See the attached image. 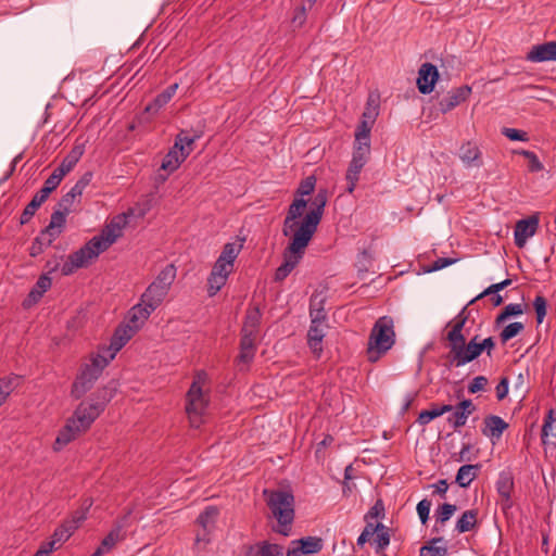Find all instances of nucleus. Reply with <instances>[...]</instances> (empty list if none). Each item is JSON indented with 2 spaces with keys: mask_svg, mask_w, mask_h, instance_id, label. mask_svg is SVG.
<instances>
[{
  "mask_svg": "<svg viewBox=\"0 0 556 556\" xmlns=\"http://www.w3.org/2000/svg\"><path fill=\"white\" fill-rule=\"evenodd\" d=\"M327 201V190L320 189L315 194L309 211L304 215L307 202L303 198H295L288 208L283 227L312 240L321 220Z\"/></svg>",
  "mask_w": 556,
  "mask_h": 556,
  "instance_id": "1",
  "label": "nucleus"
},
{
  "mask_svg": "<svg viewBox=\"0 0 556 556\" xmlns=\"http://www.w3.org/2000/svg\"><path fill=\"white\" fill-rule=\"evenodd\" d=\"M112 395L106 391L99 393L98 397H89L83 401L74 410L71 418L67 419L64 428L60 431L55 440V450L66 445L79 434L87 431L93 421L104 410L106 403L111 400Z\"/></svg>",
  "mask_w": 556,
  "mask_h": 556,
  "instance_id": "2",
  "label": "nucleus"
},
{
  "mask_svg": "<svg viewBox=\"0 0 556 556\" xmlns=\"http://www.w3.org/2000/svg\"><path fill=\"white\" fill-rule=\"evenodd\" d=\"M394 320L390 316H382L376 320L369 333L367 343V359L378 362L395 344Z\"/></svg>",
  "mask_w": 556,
  "mask_h": 556,
  "instance_id": "3",
  "label": "nucleus"
},
{
  "mask_svg": "<svg viewBox=\"0 0 556 556\" xmlns=\"http://www.w3.org/2000/svg\"><path fill=\"white\" fill-rule=\"evenodd\" d=\"M267 506L271 516L277 520L276 531L285 536L290 534V527L294 519V496L285 490H264Z\"/></svg>",
  "mask_w": 556,
  "mask_h": 556,
  "instance_id": "4",
  "label": "nucleus"
},
{
  "mask_svg": "<svg viewBox=\"0 0 556 556\" xmlns=\"http://www.w3.org/2000/svg\"><path fill=\"white\" fill-rule=\"evenodd\" d=\"M282 233L289 238V244L283 252V262L276 269L275 280H285L299 265L311 240L282 226Z\"/></svg>",
  "mask_w": 556,
  "mask_h": 556,
  "instance_id": "5",
  "label": "nucleus"
},
{
  "mask_svg": "<svg viewBox=\"0 0 556 556\" xmlns=\"http://www.w3.org/2000/svg\"><path fill=\"white\" fill-rule=\"evenodd\" d=\"M206 382L207 375L204 371L198 372L187 393L186 413L190 425L194 428L200 427L203 422V416L208 404V399L204 391Z\"/></svg>",
  "mask_w": 556,
  "mask_h": 556,
  "instance_id": "6",
  "label": "nucleus"
},
{
  "mask_svg": "<svg viewBox=\"0 0 556 556\" xmlns=\"http://www.w3.org/2000/svg\"><path fill=\"white\" fill-rule=\"evenodd\" d=\"M109 363L104 354L98 353L90 359V363L85 364L73 383L71 391L72 396L80 399L85 395L93 387Z\"/></svg>",
  "mask_w": 556,
  "mask_h": 556,
  "instance_id": "7",
  "label": "nucleus"
},
{
  "mask_svg": "<svg viewBox=\"0 0 556 556\" xmlns=\"http://www.w3.org/2000/svg\"><path fill=\"white\" fill-rule=\"evenodd\" d=\"M175 278L176 267L173 264L165 266L142 293V302L148 303L150 308H157L168 294Z\"/></svg>",
  "mask_w": 556,
  "mask_h": 556,
  "instance_id": "8",
  "label": "nucleus"
},
{
  "mask_svg": "<svg viewBox=\"0 0 556 556\" xmlns=\"http://www.w3.org/2000/svg\"><path fill=\"white\" fill-rule=\"evenodd\" d=\"M125 225L126 217L121 215L116 216L106 225L99 236L93 237L86 244L98 257L100 253L108 250L122 236Z\"/></svg>",
  "mask_w": 556,
  "mask_h": 556,
  "instance_id": "9",
  "label": "nucleus"
},
{
  "mask_svg": "<svg viewBox=\"0 0 556 556\" xmlns=\"http://www.w3.org/2000/svg\"><path fill=\"white\" fill-rule=\"evenodd\" d=\"M480 355L481 348L476 336L467 344L465 339H463L460 343L457 342L450 346L447 358L451 366L462 367Z\"/></svg>",
  "mask_w": 556,
  "mask_h": 556,
  "instance_id": "10",
  "label": "nucleus"
},
{
  "mask_svg": "<svg viewBox=\"0 0 556 556\" xmlns=\"http://www.w3.org/2000/svg\"><path fill=\"white\" fill-rule=\"evenodd\" d=\"M75 200L76 198H74L73 194L67 192L59 202V208L52 213L50 223L47 226V232L51 237H59L63 231L66 222V215L71 211V207Z\"/></svg>",
  "mask_w": 556,
  "mask_h": 556,
  "instance_id": "11",
  "label": "nucleus"
},
{
  "mask_svg": "<svg viewBox=\"0 0 556 556\" xmlns=\"http://www.w3.org/2000/svg\"><path fill=\"white\" fill-rule=\"evenodd\" d=\"M96 257L93 251L85 244L78 251L68 255L67 261L61 267V273L64 276H68L76 269L87 266Z\"/></svg>",
  "mask_w": 556,
  "mask_h": 556,
  "instance_id": "12",
  "label": "nucleus"
},
{
  "mask_svg": "<svg viewBox=\"0 0 556 556\" xmlns=\"http://www.w3.org/2000/svg\"><path fill=\"white\" fill-rule=\"evenodd\" d=\"M135 333L136 332L127 325L117 328L112 337L110 345L100 350L99 354H104L105 359L111 362Z\"/></svg>",
  "mask_w": 556,
  "mask_h": 556,
  "instance_id": "13",
  "label": "nucleus"
},
{
  "mask_svg": "<svg viewBox=\"0 0 556 556\" xmlns=\"http://www.w3.org/2000/svg\"><path fill=\"white\" fill-rule=\"evenodd\" d=\"M323 548V540L317 536H306L293 540L287 551V556H303L316 554Z\"/></svg>",
  "mask_w": 556,
  "mask_h": 556,
  "instance_id": "14",
  "label": "nucleus"
},
{
  "mask_svg": "<svg viewBox=\"0 0 556 556\" xmlns=\"http://www.w3.org/2000/svg\"><path fill=\"white\" fill-rule=\"evenodd\" d=\"M470 93L471 88L467 85L450 90L447 94L439 101V111L442 114H446L460 103L465 102Z\"/></svg>",
  "mask_w": 556,
  "mask_h": 556,
  "instance_id": "15",
  "label": "nucleus"
},
{
  "mask_svg": "<svg viewBox=\"0 0 556 556\" xmlns=\"http://www.w3.org/2000/svg\"><path fill=\"white\" fill-rule=\"evenodd\" d=\"M439 78L437 66L431 63H424L418 71L417 87L420 93L429 94Z\"/></svg>",
  "mask_w": 556,
  "mask_h": 556,
  "instance_id": "16",
  "label": "nucleus"
},
{
  "mask_svg": "<svg viewBox=\"0 0 556 556\" xmlns=\"http://www.w3.org/2000/svg\"><path fill=\"white\" fill-rule=\"evenodd\" d=\"M476 410L471 400H463L453 407L452 414L447 417V422L456 430L464 427L468 417Z\"/></svg>",
  "mask_w": 556,
  "mask_h": 556,
  "instance_id": "17",
  "label": "nucleus"
},
{
  "mask_svg": "<svg viewBox=\"0 0 556 556\" xmlns=\"http://www.w3.org/2000/svg\"><path fill=\"white\" fill-rule=\"evenodd\" d=\"M539 220L536 217H529L526 219L518 220L515 230V244L518 248H523L529 238L535 235Z\"/></svg>",
  "mask_w": 556,
  "mask_h": 556,
  "instance_id": "18",
  "label": "nucleus"
},
{
  "mask_svg": "<svg viewBox=\"0 0 556 556\" xmlns=\"http://www.w3.org/2000/svg\"><path fill=\"white\" fill-rule=\"evenodd\" d=\"M156 308H150L148 303H143L140 299V303L136 304L128 313L127 326L137 332L149 318V316Z\"/></svg>",
  "mask_w": 556,
  "mask_h": 556,
  "instance_id": "19",
  "label": "nucleus"
},
{
  "mask_svg": "<svg viewBox=\"0 0 556 556\" xmlns=\"http://www.w3.org/2000/svg\"><path fill=\"white\" fill-rule=\"evenodd\" d=\"M527 59L531 62L556 61V41H548L534 46L528 53Z\"/></svg>",
  "mask_w": 556,
  "mask_h": 556,
  "instance_id": "20",
  "label": "nucleus"
},
{
  "mask_svg": "<svg viewBox=\"0 0 556 556\" xmlns=\"http://www.w3.org/2000/svg\"><path fill=\"white\" fill-rule=\"evenodd\" d=\"M325 337V325L324 323L311 321V326L307 333V343L312 352L319 356L323 351V339Z\"/></svg>",
  "mask_w": 556,
  "mask_h": 556,
  "instance_id": "21",
  "label": "nucleus"
},
{
  "mask_svg": "<svg viewBox=\"0 0 556 556\" xmlns=\"http://www.w3.org/2000/svg\"><path fill=\"white\" fill-rule=\"evenodd\" d=\"M508 428V424L500 416L491 415L484 419L482 433L491 439L498 440Z\"/></svg>",
  "mask_w": 556,
  "mask_h": 556,
  "instance_id": "22",
  "label": "nucleus"
},
{
  "mask_svg": "<svg viewBox=\"0 0 556 556\" xmlns=\"http://www.w3.org/2000/svg\"><path fill=\"white\" fill-rule=\"evenodd\" d=\"M178 86L179 85L177 83L168 86L164 91L157 94L151 103H149L146 106L144 112L150 114H156L173 99L178 89Z\"/></svg>",
  "mask_w": 556,
  "mask_h": 556,
  "instance_id": "23",
  "label": "nucleus"
},
{
  "mask_svg": "<svg viewBox=\"0 0 556 556\" xmlns=\"http://www.w3.org/2000/svg\"><path fill=\"white\" fill-rule=\"evenodd\" d=\"M514 490V478L509 471H502L496 481V491L505 502L507 507L510 506L511 492Z\"/></svg>",
  "mask_w": 556,
  "mask_h": 556,
  "instance_id": "24",
  "label": "nucleus"
},
{
  "mask_svg": "<svg viewBox=\"0 0 556 556\" xmlns=\"http://www.w3.org/2000/svg\"><path fill=\"white\" fill-rule=\"evenodd\" d=\"M459 157L468 167H479L482 165L481 152L479 148L470 142H467L460 147Z\"/></svg>",
  "mask_w": 556,
  "mask_h": 556,
  "instance_id": "25",
  "label": "nucleus"
},
{
  "mask_svg": "<svg viewBox=\"0 0 556 556\" xmlns=\"http://www.w3.org/2000/svg\"><path fill=\"white\" fill-rule=\"evenodd\" d=\"M85 152L84 143H76L56 169L64 176L78 163Z\"/></svg>",
  "mask_w": 556,
  "mask_h": 556,
  "instance_id": "26",
  "label": "nucleus"
},
{
  "mask_svg": "<svg viewBox=\"0 0 556 556\" xmlns=\"http://www.w3.org/2000/svg\"><path fill=\"white\" fill-rule=\"evenodd\" d=\"M467 321V315L465 314V309H463L454 319L452 329L447 333L448 346H452L455 343H460L463 339H465L463 334V328Z\"/></svg>",
  "mask_w": 556,
  "mask_h": 556,
  "instance_id": "27",
  "label": "nucleus"
},
{
  "mask_svg": "<svg viewBox=\"0 0 556 556\" xmlns=\"http://www.w3.org/2000/svg\"><path fill=\"white\" fill-rule=\"evenodd\" d=\"M542 441L544 444H556V418L554 410L549 409L542 427Z\"/></svg>",
  "mask_w": 556,
  "mask_h": 556,
  "instance_id": "28",
  "label": "nucleus"
},
{
  "mask_svg": "<svg viewBox=\"0 0 556 556\" xmlns=\"http://www.w3.org/2000/svg\"><path fill=\"white\" fill-rule=\"evenodd\" d=\"M447 545L443 538H434L420 548V556H445Z\"/></svg>",
  "mask_w": 556,
  "mask_h": 556,
  "instance_id": "29",
  "label": "nucleus"
},
{
  "mask_svg": "<svg viewBox=\"0 0 556 556\" xmlns=\"http://www.w3.org/2000/svg\"><path fill=\"white\" fill-rule=\"evenodd\" d=\"M480 469V465H463L456 475V483L460 488H467L476 478L478 471Z\"/></svg>",
  "mask_w": 556,
  "mask_h": 556,
  "instance_id": "30",
  "label": "nucleus"
},
{
  "mask_svg": "<svg viewBox=\"0 0 556 556\" xmlns=\"http://www.w3.org/2000/svg\"><path fill=\"white\" fill-rule=\"evenodd\" d=\"M365 165V163L355 161L353 159L351 160L349 168L345 174V179L348 184L346 191L349 193H353V191L355 190L356 184L359 179V174Z\"/></svg>",
  "mask_w": 556,
  "mask_h": 556,
  "instance_id": "31",
  "label": "nucleus"
},
{
  "mask_svg": "<svg viewBox=\"0 0 556 556\" xmlns=\"http://www.w3.org/2000/svg\"><path fill=\"white\" fill-rule=\"evenodd\" d=\"M123 527L121 525L112 529L109 534L102 540L100 546L97 548L102 554L109 553L117 542L122 541L124 535L122 533Z\"/></svg>",
  "mask_w": 556,
  "mask_h": 556,
  "instance_id": "32",
  "label": "nucleus"
},
{
  "mask_svg": "<svg viewBox=\"0 0 556 556\" xmlns=\"http://www.w3.org/2000/svg\"><path fill=\"white\" fill-rule=\"evenodd\" d=\"M48 199L45 194L41 192H37L33 200L26 205L24 208L22 215H21V224H26L30 220V218L35 215L36 211L39 208V206Z\"/></svg>",
  "mask_w": 556,
  "mask_h": 556,
  "instance_id": "33",
  "label": "nucleus"
},
{
  "mask_svg": "<svg viewBox=\"0 0 556 556\" xmlns=\"http://www.w3.org/2000/svg\"><path fill=\"white\" fill-rule=\"evenodd\" d=\"M478 511L476 509L466 510L456 522V530L465 533L472 530L477 523Z\"/></svg>",
  "mask_w": 556,
  "mask_h": 556,
  "instance_id": "34",
  "label": "nucleus"
},
{
  "mask_svg": "<svg viewBox=\"0 0 556 556\" xmlns=\"http://www.w3.org/2000/svg\"><path fill=\"white\" fill-rule=\"evenodd\" d=\"M185 159L179 154L178 149L172 147L168 153L164 156L161 168L173 173L175 172Z\"/></svg>",
  "mask_w": 556,
  "mask_h": 556,
  "instance_id": "35",
  "label": "nucleus"
},
{
  "mask_svg": "<svg viewBox=\"0 0 556 556\" xmlns=\"http://www.w3.org/2000/svg\"><path fill=\"white\" fill-rule=\"evenodd\" d=\"M76 530V525H68L64 522L53 533L51 541L49 543H53V547L56 548L63 542H65Z\"/></svg>",
  "mask_w": 556,
  "mask_h": 556,
  "instance_id": "36",
  "label": "nucleus"
},
{
  "mask_svg": "<svg viewBox=\"0 0 556 556\" xmlns=\"http://www.w3.org/2000/svg\"><path fill=\"white\" fill-rule=\"evenodd\" d=\"M20 377L10 376L0 379V406L7 401L8 396L17 388Z\"/></svg>",
  "mask_w": 556,
  "mask_h": 556,
  "instance_id": "37",
  "label": "nucleus"
},
{
  "mask_svg": "<svg viewBox=\"0 0 556 556\" xmlns=\"http://www.w3.org/2000/svg\"><path fill=\"white\" fill-rule=\"evenodd\" d=\"M260 319L261 313L257 308L249 309L245 316L242 333L256 334Z\"/></svg>",
  "mask_w": 556,
  "mask_h": 556,
  "instance_id": "38",
  "label": "nucleus"
},
{
  "mask_svg": "<svg viewBox=\"0 0 556 556\" xmlns=\"http://www.w3.org/2000/svg\"><path fill=\"white\" fill-rule=\"evenodd\" d=\"M58 237H51L47 232V227L41 231V233L35 239L33 242L30 254L33 256L38 255L45 247H49Z\"/></svg>",
  "mask_w": 556,
  "mask_h": 556,
  "instance_id": "39",
  "label": "nucleus"
},
{
  "mask_svg": "<svg viewBox=\"0 0 556 556\" xmlns=\"http://www.w3.org/2000/svg\"><path fill=\"white\" fill-rule=\"evenodd\" d=\"M241 249H242L241 243L228 242L224 245L223 251H222L220 255L218 256V258H220L222 261L229 262L235 265V261L238 257Z\"/></svg>",
  "mask_w": 556,
  "mask_h": 556,
  "instance_id": "40",
  "label": "nucleus"
},
{
  "mask_svg": "<svg viewBox=\"0 0 556 556\" xmlns=\"http://www.w3.org/2000/svg\"><path fill=\"white\" fill-rule=\"evenodd\" d=\"M311 321L324 323L326 320V313L323 307V300L317 296L312 298L309 305Z\"/></svg>",
  "mask_w": 556,
  "mask_h": 556,
  "instance_id": "41",
  "label": "nucleus"
},
{
  "mask_svg": "<svg viewBox=\"0 0 556 556\" xmlns=\"http://www.w3.org/2000/svg\"><path fill=\"white\" fill-rule=\"evenodd\" d=\"M63 178L64 175L55 168L53 173L47 178V180L43 184V187L39 190V192H41L46 197H49V194L56 189V187L60 185Z\"/></svg>",
  "mask_w": 556,
  "mask_h": 556,
  "instance_id": "42",
  "label": "nucleus"
},
{
  "mask_svg": "<svg viewBox=\"0 0 556 556\" xmlns=\"http://www.w3.org/2000/svg\"><path fill=\"white\" fill-rule=\"evenodd\" d=\"M370 154V142L355 141L352 159L362 163H367Z\"/></svg>",
  "mask_w": 556,
  "mask_h": 556,
  "instance_id": "43",
  "label": "nucleus"
},
{
  "mask_svg": "<svg viewBox=\"0 0 556 556\" xmlns=\"http://www.w3.org/2000/svg\"><path fill=\"white\" fill-rule=\"evenodd\" d=\"M227 277L224 275H218L216 273L211 271L210 277L207 279V292L210 296L215 295L227 282Z\"/></svg>",
  "mask_w": 556,
  "mask_h": 556,
  "instance_id": "44",
  "label": "nucleus"
},
{
  "mask_svg": "<svg viewBox=\"0 0 556 556\" xmlns=\"http://www.w3.org/2000/svg\"><path fill=\"white\" fill-rule=\"evenodd\" d=\"M218 515L217 508L213 506H208L205 510L199 516L198 522L204 530H210Z\"/></svg>",
  "mask_w": 556,
  "mask_h": 556,
  "instance_id": "45",
  "label": "nucleus"
},
{
  "mask_svg": "<svg viewBox=\"0 0 556 556\" xmlns=\"http://www.w3.org/2000/svg\"><path fill=\"white\" fill-rule=\"evenodd\" d=\"M51 287V279L48 276H41L36 283L35 289L31 290L30 296L37 301L41 295Z\"/></svg>",
  "mask_w": 556,
  "mask_h": 556,
  "instance_id": "46",
  "label": "nucleus"
},
{
  "mask_svg": "<svg viewBox=\"0 0 556 556\" xmlns=\"http://www.w3.org/2000/svg\"><path fill=\"white\" fill-rule=\"evenodd\" d=\"M523 313V308L521 304H508L505 306L504 311L497 316L496 323H504L510 316L521 315Z\"/></svg>",
  "mask_w": 556,
  "mask_h": 556,
  "instance_id": "47",
  "label": "nucleus"
},
{
  "mask_svg": "<svg viewBox=\"0 0 556 556\" xmlns=\"http://www.w3.org/2000/svg\"><path fill=\"white\" fill-rule=\"evenodd\" d=\"M521 330H523L522 323H519V321L511 323L503 329V331L501 332V339L503 342H507L508 340L516 337Z\"/></svg>",
  "mask_w": 556,
  "mask_h": 556,
  "instance_id": "48",
  "label": "nucleus"
},
{
  "mask_svg": "<svg viewBox=\"0 0 556 556\" xmlns=\"http://www.w3.org/2000/svg\"><path fill=\"white\" fill-rule=\"evenodd\" d=\"M533 307L536 314V323L542 324L545 316H546V309H547V302L542 295L535 296L533 301Z\"/></svg>",
  "mask_w": 556,
  "mask_h": 556,
  "instance_id": "49",
  "label": "nucleus"
},
{
  "mask_svg": "<svg viewBox=\"0 0 556 556\" xmlns=\"http://www.w3.org/2000/svg\"><path fill=\"white\" fill-rule=\"evenodd\" d=\"M372 125L367 119H362L355 132V141L370 142V130Z\"/></svg>",
  "mask_w": 556,
  "mask_h": 556,
  "instance_id": "50",
  "label": "nucleus"
},
{
  "mask_svg": "<svg viewBox=\"0 0 556 556\" xmlns=\"http://www.w3.org/2000/svg\"><path fill=\"white\" fill-rule=\"evenodd\" d=\"M440 412L438 408V405H433L430 409H426L419 413L418 416V424L421 426H425L429 424L431 420H433L437 417H440Z\"/></svg>",
  "mask_w": 556,
  "mask_h": 556,
  "instance_id": "51",
  "label": "nucleus"
},
{
  "mask_svg": "<svg viewBox=\"0 0 556 556\" xmlns=\"http://www.w3.org/2000/svg\"><path fill=\"white\" fill-rule=\"evenodd\" d=\"M456 506L453 504H443L437 511V521L445 523L456 511Z\"/></svg>",
  "mask_w": 556,
  "mask_h": 556,
  "instance_id": "52",
  "label": "nucleus"
},
{
  "mask_svg": "<svg viewBox=\"0 0 556 556\" xmlns=\"http://www.w3.org/2000/svg\"><path fill=\"white\" fill-rule=\"evenodd\" d=\"M233 264L229 263V262H226V261H222L220 258H217V261L215 262L214 266H213V269L212 271L213 273H216L218 275H224L225 277H229V275L232 273L233 270Z\"/></svg>",
  "mask_w": 556,
  "mask_h": 556,
  "instance_id": "53",
  "label": "nucleus"
},
{
  "mask_svg": "<svg viewBox=\"0 0 556 556\" xmlns=\"http://www.w3.org/2000/svg\"><path fill=\"white\" fill-rule=\"evenodd\" d=\"M199 139L198 135L189 136L187 131L181 130L175 139L174 148L178 149V146H193L194 142Z\"/></svg>",
  "mask_w": 556,
  "mask_h": 556,
  "instance_id": "54",
  "label": "nucleus"
},
{
  "mask_svg": "<svg viewBox=\"0 0 556 556\" xmlns=\"http://www.w3.org/2000/svg\"><path fill=\"white\" fill-rule=\"evenodd\" d=\"M315 182H316L315 177H313V176L306 177L301 182V185L298 189V194L300 195V198H303L304 195H309L314 191Z\"/></svg>",
  "mask_w": 556,
  "mask_h": 556,
  "instance_id": "55",
  "label": "nucleus"
},
{
  "mask_svg": "<svg viewBox=\"0 0 556 556\" xmlns=\"http://www.w3.org/2000/svg\"><path fill=\"white\" fill-rule=\"evenodd\" d=\"M502 134L511 141H527L528 135L526 131L516 128H503Z\"/></svg>",
  "mask_w": 556,
  "mask_h": 556,
  "instance_id": "56",
  "label": "nucleus"
},
{
  "mask_svg": "<svg viewBox=\"0 0 556 556\" xmlns=\"http://www.w3.org/2000/svg\"><path fill=\"white\" fill-rule=\"evenodd\" d=\"M430 508H431V502L429 500H427V498L421 500L417 504L416 509H417L419 519H420L422 525H425L427 522L428 518H429Z\"/></svg>",
  "mask_w": 556,
  "mask_h": 556,
  "instance_id": "57",
  "label": "nucleus"
},
{
  "mask_svg": "<svg viewBox=\"0 0 556 556\" xmlns=\"http://www.w3.org/2000/svg\"><path fill=\"white\" fill-rule=\"evenodd\" d=\"M375 543L377 544V551L384 549L390 544V534L386 526L382 531H377Z\"/></svg>",
  "mask_w": 556,
  "mask_h": 556,
  "instance_id": "58",
  "label": "nucleus"
},
{
  "mask_svg": "<svg viewBox=\"0 0 556 556\" xmlns=\"http://www.w3.org/2000/svg\"><path fill=\"white\" fill-rule=\"evenodd\" d=\"M486 384H488V379L484 376H477L469 383L468 391H469V393H477L479 391L484 390Z\"/></svg>",
  "mask_w": 556,
  "mask_h": 556,
  "instance_id": "59",
  "label": "nucleus"
},
{
  "mask_svg": "<svg viewBox=\"0 0 556 556\" xmlns=\"http://www.w3.org/2000/svg\"><path fill=\"white\" fill-rule=\"evenodd\" d=\"M90 506H91V503H88V505L86 507L81 508L80 510L75 511L72 519L66 522L68 525H76V529H77L78 526L80 525V522H83L86 519L87 513H88Z\"/></svg>",
  "mask_w": 556,
  "mask_h": 556,
  "instance_id": "60",
  "label": "nucleus"
},
{
  "mask_svg": "<svg viewBox=\"0 0 556 556\" xmlns=\"http://www.w3.org/2000/svg\"><path fill=\"white\" fill-rule=\"evenodd\" d=\"M306 21V7L303 4L299 9L295 10L294 15L292 17V24L295 27H301Z\"/></svg>",
  "mask_w": 556,
  "mask_h": 556,
  "instance_id": "61",
  "label": "nucleus"
},
{
  "mask_svg": "<svg viewBox=\"0 0 556 556\" xmlns=\"http://www.w3.org/2000/svg\"><path fill=\"white\" fill-rule=\"evenodd\" d=\"M522 155H525L530 161V169L532 172H540L543 169L542 163L533 152L522 151Z\"/></svg>",
  "mask_w": 556,
  "mask_h": 556,
  "instance_id": "62",
  "label": "nucleus"
},
{
  "mask_svg": "<svg viewBox=\"0 0 556 556\" xmlns=\"http://www.w3.org/2000/svg\"><path fill=\"white\" fill-rule=\"evenodd\" d=\"M384 507L380 501H378L365 515V520L378 518L383 515Z\"/></svg>",
  "mask_w": 556,
  "mask_h": 556,
  "instance_id": "63",
  "label": "nucleus"
},
{
  "mask_svg": "<svg viewBox=\"0 0 556 556\" xmlns=\"http://www.w3.org/2000/svg\"><path fill=\"white\" fill-rule=\"evenodd\" d=\"M456 262V260L454 258H448V257H439L438 260H435L431 266V269L430 270H440V269H443L452 264H454Z\"/></svg>",
  "mask_w": 556,
  "mask_h": 556,
  "instance_id": "64",
  "label": "nucleus"
}]
</instances>
